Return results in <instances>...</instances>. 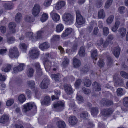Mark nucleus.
Instances as JSON below:
<instances>
[{"mask_svg": "<svg viewBox=\"0 0 128 128\" xmlns=\"http://www.w3.org/2000/svg\"><path fill=\"white\" fill-rule=\"evenodd\" d=\"M23 107L22 111L24 113H26L32 108L34 109L33 112V113H36V107L33 102L28 103L24 105Z\"/></svg>", "mask_w": 128, "mask_h": 128, "instance_id": "f257e3e1", "label": "nucleus"}, {"mask_svg": "<svg viewBox=\"0 0 128 128\" xmlns=\"http://www.w3.org/2000/svg\"><path fill=\"white\" fill-rule=\"evenodd\" d=\"M8 55L12 59L18 58L19 55V53L16 47H14L13 48L10 49Z\"/></svg>", "mask_w": 128, "mask_h": 128, "instance_id": "f03ea898", "label": "nucleus"}, {"mask_svg": "<svg viewBox=\"0 0 128 128\" xmlns=\"http://www.w3.org/2000/svg\"><path fill=\"white\" fill-rule=\"evenodd\" d=\"M63 18L64 21L66 22V23L67 25L71 24L73 22V16L69 13L64 14L63 16Z\"/></svg>", "mask_w": 128, "mask_h": 128, "instance_id": "7ed1b4c3", "label": "nucleus"}, {"mask_svg": "<svg viewBox=\"0 0 128 128\" xmlns=\"http://www.w3.org/2000/svg\"><path fill=\"white\" fill-rule=\"evenodd\" d=\"M76 22L79 25L84 24L85 22V20L81 15L80 12L79 10H77L76 12Z\"/></svg>", "mask_w": 128, "mask_h": 128, "instance_id": "20e7f679", "label": "nucleus"}, {"mask_svg": "<svg viewBox=\"0 0 128 128\" xmlns=\"http://www.w3.org/2000/svg\"><path fill=\"white\" fill-rule=\"evenodd\" d=\"M54 107L55 111L58 112H60L64 109V103L62 101H58L54 104Z\"/></svg>", "mask_w": 128, "mask_h": 128, "instance_id": "39448f33", "label": "nucleus"}, {"mask_svg": "<svg viewBox=\"0 0 128 128\" xmlns=\"http://www.w3.org/2000/svg\"><path fill=\"white\" fill-rule=\"evenodd\" d=\"M50 83V81L48 78H44L40 84V87L42 89H46Z\"/></svg>", "mask_w": 128, "mask_h": 128, "instance_id": "423d86ee", "label": "nucleus"}, {"mask_svg": "<svg viewBox=\"0 0 128 128\" xmlns=\"http://www.w3.org/2000/svg\"><path fill=\"white\" fill-rule=\"evenodd\" d=\"M40 10V6L38 4H35L32 10V14L35 16H37Z\"/></svg>", "mask_w": 128, "mask_h": 128, "instance_id": "0eeeda50", "label": "nucleus"}, {"mask_svg": "<svg viewBox=\"0 0 128 128\" xmlns=\"http://www.w3.org/2000/svg\"><path fill=\"white\" fill-rule=\"evenodd\" d=\"M63 87L65 91L67 94L70 95L73 93V90L70 84H65Z\"/></svg>", "mask_w": 128, "mask_h": 128, "instance_id": "6e6552de", "label": "nucleus"}, {"mask_svg": "<svg viewBox=\"0 0 128 128\" xmlns=\"http://www.w3.org/2000/svg\"><path fill=\"white\" fill-rule=\"evenodd\" d=\"M30 52L31 57L32 59H34L38 57L39 53L37 49L34 48L30 50Z\"/></svg>", "mask_w": 128, "mask_h": 128, "instance_id": "1a4fd4ad", "label": "nucleus"}, {"mask_svg": "<svg viewBox=\"0 0 128 128\" xmlns=\"http://www.w3.org/2000/svg\"><path fill=\"white\" fill-rule=\"evenodd\" d=\"M47 28L46 27L42 28L38 32L37 38L38 39H40L42 38V35L43 34H46L47 32Z\"/></svg>", "mask_w": 128, "mask_h": 128, "instance_id": "9d476101", "label": "nucleus"}, {"mask_svg": "<svg viewBox=\"0 0 128 128\" xmlns=\"http://www.w3.org/2000/svg\"><path fill=\"white\" fill-rule=\"evenodd\" d=\"M100 102L103 105L106 106H109L113 104V102L112 100L105 99H103Z\"/></svg>", "mask_w": 128, "mask_h": 128, "instance_id": "9b49d317", "label": "nucleus"}, {"mask_svg": "<svg viewBox=\"0 0 128 128\" xmlns=\"http://www.w3.org/2000/svg\"><path fill=\"white\" fill-rule=\"evenodd\" d=\"M42 105H49L50 104V98L48 96H46L44 98L43 100L41 102Z\"/></svg>", "mask_w": 128, "mask_h": 128, "instance_id": "f8f14e48", "label": "nucleus"}, {"mask_svg": "<svg viewBox=\"0 0 128 128\" xmlns=\"http://www.w3.org/2000/svg\"><path fill=\"white\" fill-rule=\"evenodd\" d=\"M92 88L94 91H99L101 89V86L100 84L96 82H94L92 84Z\"/></svg>", "mask_w": 128, "mask_h": 128, "instance_id": "ddd939ff", "label": "nucleus"}, {"mask_svg": "<svg viewBox=\"0 0 128 128\" xmlns=\"http://www.w3.org/2000/svg\"><path fill=\"white\" fill-rule=\"evenodd\" d=\"M72 31V29L71 28H67L62 34L61 36L62 38H64L68 36L70 34Z\"/></svg>", "mask_w": 128, "mask_h": 128, "instance_id": "4468645a", "label": "nucleus"}, {"mask_svg": "<svg viewBox=\"0 0 128 128\" xmlns=\"http://www.w3.org/2000/svg\"><path fill=\"white\" fill-rule=\"evenodd\" d=\"M69 122L72 125H74L76 124L78 122L77 118L74 116H72L69 118Z\"/></svg>", "mask_w": 128, "mask_h": 128, "instance_id": "2eb2a0df", "label": "nucleus"}, {"mask_svg": "<svg viewBox=\"0 0 128 128\" xmlns=\"http://www.w3.org/2000/svg\"><path fill=\"white\" fill-rule=\"evenodd\" d=\"M65 4V2L64 1L58 2L56 4L55 8L57 10L60 9L64 6Z\"/></svg>", "mask_w": 128, "mask_h": 128, "instance_id": "dca6fc26", "label": "nucleus"}, {"mask_svg": "<svg viewBox=\"0 0 128 128\" xmlns=\"http://www.w3.org/2000/svg\"><path fill=\"white\" fill-rule=\"evenodd\" d=\"M113 112L112 108H108L104 109L102 112V114L106 116H109L112 114Z\"/></svg>", "mask_w": 128, "mask_h": 128, "instance_id": "f3484780", "label": "nucleus"}, {"mask_svg": "<svg viewBox=\"0 0 128 128\" xmlns=\"http://www.w3.org/2000/svg\"><path fill=\"white\" fill-rule=\"evenodd\" d=\"M44 64L46 71H48L51 68V62L48 60H45L44 63Z\"/></svg>", "mask_w": 128, "mask_h": 128, "instance_id": "a211bd4d", "label": "nucleus"}, {"mask_svg": "<svg viewBox=\"0 0 128 128\" xmlns=\"http://www.w3.org/2000/svg\"><path fill=\"white\" fill-rule=\"evenodd\" d=\"M16 25L15 23L14 22H12L9 23V28L12 33H15L16 30L15 28L16 27Z\"/></svg>", "mask_w": 128, "mask_h": 128, "instance_id": "6ab92c4d", "label": "nucleus"}, {"mask_svg": "<svg viewBox=\"0 0 128 128\" xmlns=\"http://www.w3.org/2000/svg\"><path fill=\"white\" fill-rule=\"evenodd\" d=\"M50 14L52 19L54 21L57 22L60 20L59 15L57 13L54 12L53 11L51 12Z\"/></svg>", "mask_w": 128, "mask_h": 128, "instance_id": "aec40b11", "label": "nucleus"}, {"mask_svg": "<svg viewBox=\"0 0 128 128\" xmlns=\"http://www.w3.org/2000/svg\"><path fill=\"white\" fill-rule=\"evenodd\" d=\"M120 52V50L119 47L117 46L114 48L113 54L116 58H118Z\"/></svg>", "mask_w": 128, "mask_h": 128, "instance_id": "412c9836", "label": "nucleus"}, {"mask_svg": "<svg viewBox=\"0 0 128 128\" xmlns=\"http://www.w3.org/2000/svg\"><path fill=\"white\" fill-rule=\"evenodd\" d=\"M73 64L74 67L78 68L80 66V61L78 59L74 58L73 59Z\"/></svg>", "mask_w": 128, "mask_h": 128, "instance_id": "4be33fe9", "label": "nucleus"}, {"mask_svg": "<svg viewBox=\"0 0 128 128\" xmlns=\"http://www.w3.org/2000/svg\"><path fill=\"white\" fill-rule=\"evenodd\" d=\"M3 6L4 9L7 10L12 9L14 6L12 2H8L4 4Z\"/></svg>", "mask_w": 128, "mask_h": 128, "instance_id": "5701e85b", "label": "nucleus"}, {"mask_svg": "<svg viewBox=\"0 0 128 128\" xmlns=\"http://www.w3.org/2000/svg\"><path fill=\"white\" fill-rule=\"evenodd\" d=\"M54 92L55 94V95H53L52 96V100L55 99H58V96L60 95V91L59 90L56 89L54 91Z\"/></svg>", "mask_w": 128, "mask_h": 128, "instance_id": "b1692460", "label": "nucleus"}, {"mask_svg": "<svg viewBox=\"0 0 128 128\" xmlns=\"http://www.w3.org/2000/svg\"><path fill=\"white\" fill-rule=\"evenodd\" d=\"M56 124L58 128H65L66 127V124L63 121H58L56 122Z\"/></svg>", "mask_w": 128, "mask_h": 128, "instance_id": "393cba45", "label": "nucleus"}, {"mask_svg": "<svg viewBox=\"0 0 128 128\" xmlns=\"http://www.w3.org/2000/svg\"><path fill=\"white\" fill-rule=\"evenodd\" d=\"M49 47V44L46 42H44L39 46L40 48L42 50L48 49Z\"/></svg>", "mask_w": 128, "mask_h": 128, "instance_id": "a878e982", "label": "nucleus"}, {"mask_svg": "<svg viewBox=\"0 0 128 128\" xmlns=\"http://www.w3.org/2000/svg\"><path fill=\"white\" fill-rule=\"evenodd\" d=\"M8 120V116L6 115H3L0 118V123L4 124L7 122Z\"/></svg>", "mask_w": 128, "mask_h": 128, "instance_id": "bb28decb", "label": "nucleus"}, {"mask_svg": "<svg viewBox=\"0 0 128 128\" xmlns=\"http://www.w3.org/2000/svg\"><path fill=\"white\" fill-rule=\"evenodd\" d=\"M25 34L26 37L29 38V39L32 42L34 41L33 32H27Z\"/></svg>", "mask_w": 128, "mask_h": 128, "instance_id": "cd10ccee", "label": "nucleus"}, {"mask_svg": "<svg viewBox=\"0 0 128 128\" xmlns=\"http://www.w3.org/2000/svg\"><path fill=\"white\" fill-rule=\"evenodd\" d=\"M98 18H103L105 17V13L103 9H102L99 10L98 12Z\"/></svg>", "mask_w": 128, "mask_h": 128, "instance_id": "c85d7f7f", "label": "nucleus"}, {"mask_svg": "<svg viewBox=\"0 0 128 128\" xmlns=\"http://www.w3.org/2000/svg\"><path fill=\"white\" fill-rule=\"evenodd\" d=\"M78 53L80 56L83 57L84 56L85 52V48L84 47L82 46L80 47Z\"/></svg>", "mask_w": 128, "mask_h": 128, "instance_id": "c756f323", "label": "nucleus"}, {"mask_svg": "<svg viewBox=\"0 0 128 128\" xmlns=\"http://www.w3.org/2000/svg\"><path fill=\"white\" fill-rule=\"evenodd\" d=\"M38 119L39 122L41 124H45L47 122L45 117L44 116H40Z\"/></svg>", "mask_w": 128, "mask_h": 128, "instance_id": "7c9ffc66", "label": "nucleus"}, {"mask_svg": "<svg viewBox=\"0 0 128 128\" xmlns=\"http://www.w3.org/2000/svg\"><path fill=\"white\" fill-rule=\"evenodd\" d=\"M120 24V22L119 21H116L115 24L114 26L112 27V30L113 32L116 31L118 28Z\"/></svg>", "mask_w": 128, "mask_h": 128, "instance_id": "2f4dec72", "label": "nucleus"}, {"mask_svg": "<svg viewBox=\"0 0 128 128\" xmlns=\"http://www.w3.org/2000/svg\"><path fill=\"white\" fill-rule=\"evenodd\" d=\"M34 72V70L32 68H29L27 70L26 74L29 77H31L33 76Z\"/></svg>", "mask_w": 128, "mask_h": 128, "instance_id": "473e14b6", "label": "nucleus"}, {"mask_svg": "<svg viewBox=\"0 0 128 128\" xmlns=\"http://www.w3.org/2000/svg\"><path fill=\"white\" fill-rule=\"evenodd\" d=\"M84 85L87 87H89L91 84V82L90 80L86 78H84Z\"/></svg>", "mask_w": 128, "mask_h": 128, "instance_id": "72a5a7b5", "label": "nucleus"}, {"mask_svg": "<svg viewBox=\"0 0 128 128\" xmlns=\"http://www.w3.org/2000/svg\"><path fill=\"white\" fill-rule=\"evenodd\" d=\"M91 56L92 58H94L95 60H96L97 58L96 57L98 56L97 50H92L91 51Z\"/></svg>", "mask_w": 128, "mask_h": 128, "instance_id": "f704fd0d", "label": "nucleus"}, {"mask_svg": "<svg viewBox=\"0 0 128 128\" xmlns=\"http://www.w3.org/2000/svg\"><path fill=\"white\" fill-rule=\"evenodd\" d=\"M64 28V26L61 24H58L56 28V31L57 32H60L63 30Z\"/></svg>", "mask_w": 128, "mask_h": 128, "instance_id": "c9c22d12", "label": "nucleus"}, {"mask_svg": "<svg viewBox=\"0 0 128 128\" xmlns=\"http://www.w3.org/2000/svg\"><path fill=\"white\" fill-rule=\"evenodd\" d=\"M18 99V101L21 103L24 102L26 100L24 95L22 94H20L19 96Z\"/></svg>", "mask_w": 128, "mask_h": 128, "instance_id": "e433bc0d", "label": "nucleus"}, {"mask_svg": "<svg viewBox=\"0 0 128 128\" xmlns=\"http://www.w3.org/2000/svg\"><path fill=\"white\" fill-rule=\"evenodd\" d=\"M90 67L88 65H85L82 69L81 71L84 74H86L89 70Z\"/></svg>", "mask_w": 128, "mask_h": 128, "instance_id": "4c0bfd02", "label": "nucleus"}, {"mask_svg": "<svg viewBox=\"0 0 128 128\" xmlns=\"http://www.w3.org/2000/svg\"><path fill=\"white\" fill-rule=\"evenodd\" d=\"M60 36L59 35H53L52 38L51 39L52 42H56L60 40Z\"/></svg>", "mask_w": 128, "mask_h": 128, "instance_id": "58836bf2", "label": "nucleus"}, {"mask_svg": "<svg viewBox=\"0 0 128 128\" xmlns=\"http://www.w3.org/2000/svg\"><path fill=\"white\" fill-rule=\"evenodd\" d=\"M126 29L124 28H120L118 30V32L120 34L122 37H124L126 33Z\"/></svg>", "mask_w": 128, "mask_h": 128, "instance_id": "ea45409f", "label": "nucleus"}, {"mask_svg": "<svg viewBox=\"0 0 128 128\" xmlns=\"http://www.w3.org/2000/svg\"><path fill=\"white\" fill-rule=\"evenodd\" d=\"M42 74V72L41 69L37 70L35 76L36 79L40 77Z\"/></svg>", "mask_w": 128, "mask_h": 128, "instance_id": "a19ab883", "label": "nucleus"}, {"mask_svg": "<svg viewBox=\"0 0 128 128\" xmlns=\"http://www.w3.org/2000/svg\"><path fill=\"white\" fill-rule=\"evenodd\" d=\"M22 18V14H21L18 12L16 14L15 17V21L17 22H19Z\"/></svg>", "mask_w": 128, "mask_h": 128, "instance_id": "79ce46f5", "label": "nucleus"}, {"mask_svg": "<svg viewBox=\"0 0 128 128\" xmlns=\"http://www.w3.org/2000/svg\"><path fill=\"white\" fill-rule=\"evenodd\" d=\"M98 112V108L96 107H93L92 108L91 114L93 116L96 115Z\"/></svg>", "mask_w": 128, "mask_h": 128, "instance_id": "37998d69", "label": "nucleus"}, {"mask_svg": "<svg viewBox=\"0 0 128 128\" xmlns=\"http://www.w3.org/2000/svg\"><path fill=\"white\" fill-rule=\"evenodd\" d=\"M25 20L26 21L28 22H33L34 20V18L29 16H26L25 18Z\"/></svg>", "mask_w": 128, "mask_h": 128, "instance_id": "c03bdc74", "label": "nucleus"}, {"mask_svg": "<svg viewBox=\"0 0 128 128\" xmlns=\"http://www.w3.org/2000/svg\"><path fill=\"white\" fill-rule=\"evenodd\" d=\"M27 84L28 86L31 88H34L35 86V82L34 81H28L27 82Z\"/></svg>", "mask_w": 128, "mask_h": 128, "instance_id": "a18cd8bd", "label": "nucleus"}, {"mask_svg": "<svg viewBox=\"0 0 128 128\" xmlns=\"http://www.w3.org/2000/svg\"><path fill=\"white\" fill-rule=\"evenodd\" d=\"M64 61L62 62V64L64 68H66L68 66L69 63V59L66 58H65L64 59Z\"/></svg>", "mask_w": 128, "mask_h": 128, "instance_id": "49530a36", "label": "nucleus"}, {"mask_svg": "<svg viewBox=\"0 0 128 128\" xmlns=\"http://www.w3.org/2000/svg\"><path fill=\"white\" fill-rule=\"evenodd\" d=\"M52 77L56 81H58L60 79V76L59 74H52Z\"/></svg>", "mask_w": 128, "mask_h": 128, "instance_id": "de8ad7c7", "label": "nucleus"}, {"mask_svg": "<svg viewBox=\"0 0 128 128\" xmlns=\"http://www.w3.org/2000/svg\"><path fill=\"white\" fill-rule=\"evenodd\" d=\"M112 0H107L105 4V8H108L112 4Z\"/></svg>", "mask_w": 128, "mask_h": 128, "instance_id": "09e8293b", "label": "nucleus"}, {"mask_svg": "<svg viewBox=\"0 0 128 128\" xmlns=\"http://www.w3.org/2000/svg\"><path fill=\"white\" fill-rule=\"evenodd\" d=\"M102 0H99L97 1L95 4V6L97 8H100L102 5Z\"/></svg>", "mask_w": 128, "mask_h": 128, "instance_id": "8fccbe9b", "label": "nucleus"}, {"mask_svg": "<svg viewBox=\"0 0 128 128\" xmlns=\"http://www.w3.org/2000/svg\"><path fill=\"white\" fill-rule=\"evenodd\" d=\"M42 55L43 57L42 58L44 61L45 60H48V58H50L51 57V54L48 53H46L44 54H43Z\"/></svg>", "mask_w": 128, "mask_h": 128, "instance_id": "3c124183", "label": "nucleus"}, {"mask_svg": "<svg viewBox=\"0 0 128 128\" xmlns=\"http://www.w3.org/2000/svg\"><path fill=\"white\" fill-rule=\"evenodd\" d=\"M48 18V14L45 13L43 14L40 18L41 21L42 22H44L47 20Z\"/></svg>", "mask_w": 128, "mask_h": 128, "instance_id": "603ef678", "label": "nucleus"}, {"mask_svg": "<svg viewBox=\"0 0 128 128\" xmlns=\"http://www.w3.org/2000/svg\"><path fill=\"white\" fill-rule=\"evenodd\" d=\"M114 18V16L112 15H110L107 19L106 22L109 24H110L112 22Z\"/></svg>", "mask_w": 128, "mask_h": 128, "instance_id": "864d4df0", "label": "nucleus"}, {"mask_svg": "<svg viewBox=\"0 0 128 128\" xmlns=\"http://www.w3.org/2000/svg\"><path fill=\"white\" fill-rule=\"evenodd\" d=\"M108 68H110L112 66V60L111 57H109L108 58Z\"/></svg>", "mask_w": 128, "mask_h": 128, "instance_id": "5fc2aeb1", "label": "nucleus"}, {"mask_svg": "<svg viewBox=\"0 0 128 128\" xmlns=\"http://www.w3.org/2000/svg\"><path fill=\"white\" fill-rule=\"evenodd\" d=\"M120 75L125 78L128 79V73L124 71H121L120 72Z\"/></svg>", "mask_w": 128, "mask_h": 128, "instance_id": "6e6d98bb", "label": "nucleus"}, {"mask_svg": "<svg viewBox=\"0 0 128 128\" xmlns=\"http://www.w3.org/2000/svg\"><path fill=\"white\" fill-rule=\"evenodd\" d=\"M123 103L124 106L126 107H128V97H126L124 98Z\"/></svg>", "mask_w": 128, "mask_h": 128, "instance_id": "4d7b16f0", "label": "nucleus"}, {"mask_svg": "<svg viewBox=\"0 0 128 128\" xmlns=\"http://www.w3.org/2000/svg\"><path fill=\"white\" fill-rule=\"evenodd\" d=\"M11 68V66L10 65H8L6 68H2V70L4 72H8L10 70Z\"/></svg>", "mask_w": 128, "mask_h": 128, "instance_id": "13d9d810", "label": "nucleus"}, {"mask_svg": "<svg viewBox=\"0 0 128 128\" xmlns=\"http://www.w3.org/2000/svg\"><path fill=\"white\" fill-rule=\"evenodd\" d=\"M82 82L81 80L78 79L76 80L75 84L74 86L75 87L77 88L80 86Z\"/></svg>", "mask_w": 128, "mask_h": 128, "instance_id": "bf43d9fd", "label": "nucleus"}, {"mask_svg": "<svg viewBox=\"0 0 128 128\" xmlns=\"http://www.w3.org/2000/svg\"><path fill=\"white\" fill-rule=\"evenodd\" d=\"M109 33V29L107 27H105L103 28V34L104 36H107L108 34Z\"/></svg>", "mask_w": 128, "mask_h": 128, "instance_id": "052dcab7", "label": "nucleus"}, {"mask_svg": "<svg viewBox=\"0 0 128 128\" xmlns=\"http://www.w3.org/2000/svg\"><path fill=\"white\" fill-rule=\"evenodd\" d=\"M52 0H45L44 3V5L46 7L50 6L52 2Z\"/></svg>", "mask_w": 128, "mask_h": 128, "instance_id": "680f3d73", "label": "nucleus"}, {"mask_svg": "<svg viewBox=\"0 0 128 128\" xmlns=\"http://www.w3.org/2000/svg\"><path fill=\"white\" fill-rule=\"evenodd\" d=\"M98 65L101 68L104 65V63L102 59H100L98 63Z\"/></svg>", "mask_w": 128, "mask_h": 128, "instance_id": "e2e57ef3", "label": "nucleus"}, {"mask_svg": "<svg viewBox=\"0 0 128 128\" xmlns=\"http://www.w3.org/2000/svg\"><path fill=\"white\" fill-rule=\"evenodd\" d=\"M14 102V100L13 99H10L7 101L6 104L8 106H11Z\"/></svg>", "mask_w": 128, "mask_h": 128, "instance_id": "0e129e2a", "label": "nucleus"}, {"mask_svg": "<svg viewBox=\"0 0 128 128\" xmlns=\"http://www.w3.org/2000/svg\"><path fill=\"white\" fill-rule=\"evenodd\" d=\"M15 40L14 38L13 37L8 38H7V42L8 44H12L13 42Z\"/></svg>", "mask_w": 128, "mask_h": 128, "instance_id": "69168bd1", "label": "nucleus"}, {"mask_svg": "<svg viewBox=\"0 0 128 128\" xmlns=\"http://www.w3.org/2000/svg\"><path fill=\"white\" fill-rule=\"evenodd\" d=\"M20 48L23 51H26V49L27 46L24 43H22L20 44Z\"/></svg>", "mask_w": 128, "mask_h": 128, "instance_id": "338daca9", "label": "nucleus"}, {"mask_svg": "<svg viewBox=\"0 0 128 128\" xmlns=\"http://www.w3.org/2000/svg\"><path fill=\"white\" fill-rule=\"evenodd\" d=\"M122 89L120 88H118L117 90V95L118 96H121L123 94L122 93Z\"/></svg>", "mask_w": 128, "mask_h": 128, "instance_id": "774afa93", "label": "nucleus"}]
</instances>
